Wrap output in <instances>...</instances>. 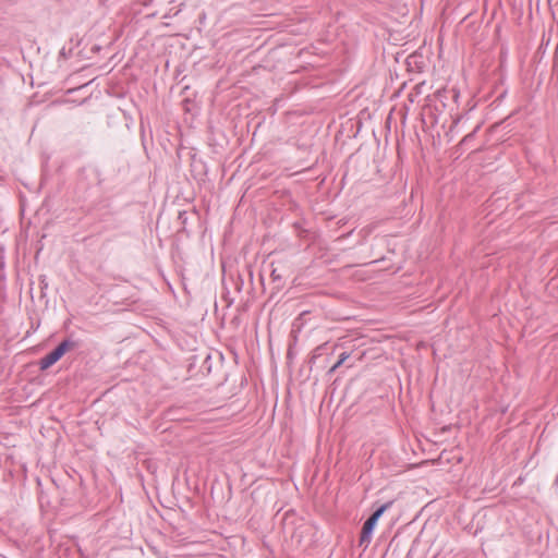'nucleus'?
<instances>
[{"mask_svg":"<svg viewBox=\"0 0 558 558\" xmlns=\"http://www.w3.org/2000/svg\"><path fill=\"white\" fill-rule=\"evenodd\" d=\"M78 347V343L71 338L61 341L50 353L38 361L40 371H46L56 364L68 351Z\"/></svg>","mask_w":558,"mask_h":558,"instance_id":"obj_1","label":"nucleus"},{"mask_svg":"<svg viewBox=\"0 0 558 558\" xmlns=\"http://www.w3.org/2000/svg\"><path fill=\"white\" fill-rule=\"evenodd\" d=\"M393 501H387L381 505L378 509H376L371 517L364 522L361 535H360V546H364L365 548L369 545L373 532L376 527V524L380 517L392 506Z\"/></svg>","mask_w":558,"mask_h":558,"instance_id":"obj_2","label":"nucleus"},{"mask_svg":"<svg viewBox=\"0 0 558 558\" xmlns=\"http://www.w3.org/2000/svg\"><path fill=\"white\" fill-rule=\"evenodd\" d=\"M349 357H350V353L349 352H342L339 355V360L328 371V374L335 373Z\"/></svg>","mask_w":558,"mask_h":558,"instance_id":"obj_3","label":"nucleus"},{"mask_svg":"<svg viewBox=\"0 0 558 558\" xmlns=\"http://www.w3.org/2000/svg\"><path fill=\"white\" fill-rule=\"evenodd\" d=\"M327 343H323L316 347L313 352L310 362L315 363L316 359H318L323 354V350L326 348Z\"/></svg>","mask_w":558,"mask_h":558,"instance_id":"obj_4","label":"nucleus"},{"mask_svg":"<svg viewBox=\"0 0 558 558\" xmlns=\"http://www.w3.org/2000/svg\"><path fill=\"white\" fill-rule=\"evenodd\" d=\"M480 129V125H477L473 132L469 133L468 135H465L463 138H462V143H468L469 141H471L473 137H474V134L476 133V131Z\"/></svg>","mask_w":558,"mask_h":558,"instance_id":"obj_5","label":"nucleus"}]
</instances>
